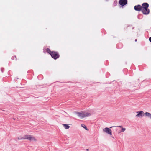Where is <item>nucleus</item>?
<instances>
[{
  "mask_svg": "<svg viewBox=\"0 0 151 151\" xmlns=\"http://www.w3.org/2000/svg\"><path fill=\"white\" fill-rule=\"evenodd\" d=\"M78 116L81 118H83L85 117L89 116L91 115V114L84 112H75Z\"/></svg>",
  "mask_w": 151,
  "mask_h": 151,
  "instance_id": "obj_1",
  "label": "nucleus"
},
{
  "mask_svg": "<svg viewBox=\"0 0 151 151\" xmlns=\"http://www.w3.org/2000/svg\"><path fill=\"white\" fill-rule=\"evenodd\" d=\"M27 139L30 141H36V139L31 135H26L24 137V139Z\"/></svg>",
  "mask_w": 151,
  "mask_h": 151,
  "instance_id": "obj_2",
  "label": "nucleus"
},
{
  "mask_svg": "<svg viewBox=\"0 0 151 151\" xmlns=\"http://www.w3.org/2000/svg\"><path fill=\"white\" fill-rule=\"evenodd\" d=\"M114 127L115 126H112L110 127V128L106 127L103 129V131L104 133L110 135H112V130L111 129V128Z\"/></svg>",
  "mask_w": 151,
  "mask_h": 151,
  "instance_id": "obj_3",
  "label": "nucleus"
},
{
  "mask_svg": "<svg viewBox=\"0 0 151 151\" xmlns=\"http://www.w3.org/2000/svg\"><path fill=\"white\" fill-rule=\"evenodd\" d=\"M50 54L52 57L55 59L59 58V54L54 51H52L51 53H50Z\"/></svg>",
  "mask_w": 151,
  "mask_h": 151,
  "instance_id": "obj_4",
  "label": "nucleus"
},
{
  "mask_svg": "<svg viewBox=\"0 0 151 151\" xmlns=\"http://www.w3.org/2000/svg\"><path fill=\"white\" fill-rule=\"evenodd\" d=\"M141 11L142 13L145 15L148 14L150 12V10L148 8H142Z\"/></svg>",
  "mask_w": 151,
  "mask_h": 151,
  "instance_id": "obj_5",
  "label": "nucleus"
},
{
  "mask_svg": "<svg viewBox=\"0 0 151 151\" xmlns=\"http://www.w3.org/2000/svg\"><path fill=\"white\" fill-rule=\"evenodd\" d=\"M136 113L138 114L136 115V117L140 118L142 117L143 116V114H145L143 111H137Z\"/></svg>",
  "mask_w": 151,
  "mask_h": 151,
  "instance_id": "obj_6",
  "label": "nucleus"
},
{
  "mask_svg": "<svg viewBox=\"0 0 151 151\" xmlns=\"http://www.w3.org/2000/svg\"><path fill=\"white\" fill-rule=\"evenodd\" d=\"M119 4L122 6H124L127 4V0H120Z\"/></svg>",
  "mask_w": 151,
  "mask_h": 151,
  "instance_id": "obj_7",
  "label": "nucleus"
},
{
  "mask_svg": "<svg viewBox=\"0 0 151 151\" xmlns=\"http://www.w3.org/2000/svg\"><path fill=\"white\" fill-rule=\"evenodd\" d=\"M142 6L139 5L135 6L134 7V9L136 11H140L141 10Z\"/></svg>",
  "mask_w": 151,
  "mask_h": 151,
  "instance_id": "obj_8",
  "label": "nucleus"
},
{
  "mask_svg": "<svg viewBox=\"0 0 151 151\" xmlns=\"http://www.w3.org/2000/svg\"><path fill=\"white\" fill-rule=\"evenodd\" d=\"M142 8H148L149 6L148 4L147 3H143L142 4Z\"/></svg>",
  "mask_w": 151,
  "mask_h": 151,
  "instance_id": "obj_9",
  "label": "nucleus"
},
{
  "mask_svg": "<svg viewBox=\"0 0 151 151\" xmlns=\"http://www.w3.org/2000/svg\"><path fill=\"white\" fill-rule=\"evenodd\" d=\"M146 116L148 117L151 119V114L150 113L146 112L144 114Z\"/></svg>",
  "mask_w": 151,
  "mask_h": 151,
  "instance_id": "obj_10",
  "label": "nucleus"
},
{
  "mask_svg": "<svg viewBox=\"0 0 151 151\" xmlns=\"http://www.w3.org/2000/svg\"><path fill=\"white\" fill-rule=\"evenodd\" d=\"M63 125L65 128L66 129H68L70 128V126H69L68 124H63Z\"/></svg>",
  "mask_w": 151,
  "mask_h": 151,
  "instance_id": "obj_11",
  "label": "nucleus"
},
{
  "mask_svg": "<svg viewBox=\"0 0 151 151\" xmlns=\"http://www.w3.org/2000/svg\"><path fill=\"white\" fill-rule=\"evenodd\" d=\"M81 126L84 128L86 130L88 131L89 129L87 128L86 127L84 124H81Z\"/></svg>",
  "mask_w": 151,
  "mask_h": 151,
  "instance_id": "obj_12",
  "label": "nucleus"
},
{
  "mask_svg": "<svg viewBox=\"0 0 151 151\" xmlns=\"http://www.w3.org/2000/svg\"><path fill=\"white\" fill-rule=\"evenodd\" d=\"M126 130V128H122L121 129V132H124Z\"/></svg>",
  "mask_w": 151,
  "mask_h": 151,
  "instance_id": "obj_13",
  "label": "nucleus"
},
{
  "mask_svg": "<svg viewBox=\"0 0 151 151\" xmlns=\"http://www.w3.org/2000/svg\"><path fill=\"white\" fill-rule=\"evenodd\" d=\"M47 52L49 53L50 54V53H51L52 52L50 50V49L49 48H47Z\"/></svg>",
  "mask_w": 151,
  "mask_h": 151,
  "instance_id": "obj_14",
  "label": "nucleus"
},
{
  "mask_svg": "<svg viewBox=\"0 0 151 151\" xmlns=\"http://www.w3.org/2000/svg\"><path fill=\"white\" fill-rule=\"evenodd\" d=\"M18 140H21V139H24V137H19L18 138Z\"/></svg>",
  "mask_w": 151,
  "mask_h": 151,
  "instance_id": "obj_15",
  "label": "nucleus"
},
{
  "mask_svg": "<svg viewBox=\"0 0 151 151\" xmlns=\"http://www.w3.org/2000/svg\"><path fill=\"white\" fill-rule=\"evenodd\" d=\"M115 127H119L120 128H122V126H115Z\"/></svg>",
  "mask_w": 151,
  "mask_h": 151,
  "instance_id": "obj_16",
  "label": "nucleus"
},
{
  "mask_svg": "<svg viewBox=\"0 0 151 151\" xmlns=\"http://www.w3.org/2000/svg\"><path fill=\"white\" fill-rule=\"evenodd\" d=\"M149 40L150 42H151V37L149 38Z\"/></svg>",
  "mask_w": 151,
  "mask_h": 151,
  "instance_id": "obj_17",
  "label": "nucleus"
},
{
  "mask_svg": "<svg viewBox=\"0 0 151 151\" xmlns=\"http://www.w3.org/2000/svg\"><path fill=\"white\" fill-rule=\"evenodd\" d=\"M89 150L88 149H86V151H88Z\"/></svg>",
  "mask_w": 151,
  "mask_h": 151,
  "instance_id": "obj_18",
  "label": "nucleus"
},
{
  "mask_svg": "<svg viewBox=\"0 0 151 151\" xmlns=\"http://www.w3.org/2000/svg\"><path fill=\"white\" fill-rule=\"evenodd\" d=\"M137 39H136L135 40V42H136V41H137Z\"/></svg>",
  "mask_w": 151,
  "mask_h": 151,
  "instance_id": "obj_19",
  "label": "nucleus"
},
{
  "mask_svg": "<svg viewBox=\"0 0 151 151\" xmlns=\"http://www.w3.org/2000/svg\"><path fill=\"white\" fill-rule=\"evenodd\" d=\"M138 18L139 19H140V18H139V16H138Z\"/></svg>",
  "mask_w": 151,
  "mask_h": 151,
  "instance_id": "obj_20",
  "label": "nucleus"
},
{
  "mask_svg": "<svg viewBox=\"0 0 151 151\" xmlns=\"http://www.w3.org/2000/svg\"><path fill=\"white\" fill-rule=\"evenodd\" d=\"M121 132V131H120V132H119V133H120Z\"/></svg>",
  "mask_w": 151,
  "mask_h": 151,
  "instance_id": "obj_21",
  "label": "nucleus"
}]
</instances>
